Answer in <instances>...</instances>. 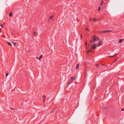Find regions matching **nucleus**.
Returning <instances> with one entry per match:
<instances>
[{
    "label": "nucleus",
    "mask_w": 124,
    "mask_h": 124,
    "mask_svg": "<svg viewBox=\"0 0 124 124\" xmlns=\"http://www.w3.org/2000/svg\"><path fill=\"white\" fill-rule=\"evenodd\" d=\"M92 38L93 40H91L90 42L91 43H95V42L98 41L99 39V37L96 35L93 36L92 37Z\"/></svg>",
    "instance_id": "1"
},
{
    "label": "nucleus",
    "mask_w": 124,
    "mask_h": 124,
    "mask_svg": "<svg viewBox=\"0 0 124 124\" xmlns=\"http://www.w3.org/2000/svg\"><path fill=\"white\" fill-rule=\"evenodd\" d=\"M75 80V78L74 77H71L68 81L69 84H70L71 82H73V81Z\"/></svg>",
    "instance_id": "2"
},
{
    "label": "nucleus",
    "mask_w": 124,
    "mask_h": 124,
    "mask_svg": "<svg viewBox=\"0 0 124 124\" xmlns=\"http://www.w3.org/2000/svg\"><path fill=\"white\" fill-rule=\"evenodd\" d=\"M97 45V44H94L92 46V48L93 49L95 48Z\"/></svg>",
    "instance_id": "3"
},
{
    "label": "nucleus",
    "mask_w": 124,
    "mask_h": 124,
    "mask_svg": "<svg viewBox=\"0 0 124 124\" xmlns=\"http://www.w3.org/2000/svg\"><path fill=\"white\" fill-rule=\"evenodd\" d=\"M102 43V41L101 40H100L99 43L98 45V46H100Z\"/></svg>",
    "instance_id": "4"
},
{
    "label": "nucleus",
    "mask_w": 124,
    "mask_h": 124,
    "mask_svg": "<svg viewBox=\"0 0 124 124\" xmlns=\"http://www.w3.org/2000/svg\"><path fill=\"white\" fill-rule=\"evenodd\" d=\"M124 40V39H120L119 40V42L120 43H121Z\"/></svg>",
    "instance_id": "5"
},
{
    "label": "nucleus",
    "mask_w": 124,
    "mask_h": 124,
    "mask_svg": "<svg viewBox=\"0 0 124 124\" xmlns=\"http://www.w3.org/2000/svg\"><path fill=\"white\" fill-rule=\"evenodd\" d=\"M79 66V64H77L76 65V69L77 70H78V67Z\"/></svg>",
    "instance_id": "6"
},
{
    "label": "nucleus",
    "mask_w": 124,
    "mask_h": 124,
    "mask_svg": "<svg viewBox=\"0 0 124 124\" xmlns=\"http://www.w3.org/2000/svg\"><path fill=\"white\" fill-rule=\"evenodd\" d=\"M43 102H44L45 101V100L46 98V97L45 96H44V95H43Z\"/></svg>",
    "instance_id": "7"
},
{
    "label": "nucleus",
    "mask_w": 124,
    "mask_h": 124,
    "mask_svg": "<svg viewBox=\"0 0 124 124\" xmlns=\"http://www.w3.org/2000/svg\"><path fill=\"white\" fill-rule=\"evenodd\" d=\"M36 32L35 31H33V36H35V35L36 34Z\"/></svg>",
    "instance_id": "8"
},
{
    "label": "nucleus",
    "mask_w": 124,
    "mask_h": 124,
    "mask_svg": "<svg viewBox=\"0 0 124 124\" xmlns=\"http://www.w3.org/2000/svg\"><path fill=\"white\" fill-rule=\"evenodd\" d=\"M101 6H102L103 4V2L102 0H101Z\"/></svg>",
    "instance_id": "9"
},
{
    "label": "nucleus",
    "mask_w": 124,
    "mask_h": 124,
    "mask_svg": "<svg viewBox=\"0 0 124 124\" xmlns=\"http://www.w3.org/2000/svg\"><path fill=\"white\" fill-rule=\"evenodd\" d=\"M7 44L9 45L12 46V44L10 42H7Z\"/></svg>",
    "instance_id": "10"
},
{
    "label": "nucleus",
    "mask_w": 124,
    "mask_h": 124,
    "mask_svg": "<svg viewBox=\"0 0 124 124\" xmlns=\"http://www.w3.org/2000/svg\"><path fill=\"white\" fill-rule=\"evenodd\" d=\"M117 55V54H116L114 55H113V56H109V57H114V56H116V55Z\"/></svg>",
    "instance_id": "11"
},
{
    "label": "nucleus",
    "mask_w": 124,
    "mask_h": 124,
    "mask_svg": "<svg viewBox=\"0 0 124 124\" xmlns=\"http://www.w3.org/2000/svg\"><path fill=\"white\" fill-rule=\"evenodd\" d=\"M9 16L11 17L12 16V13L11 12H10V13H9Z\"/></svg>",
    "instance_id": "12"
},
{
    "label": "nucleus",
    "mask_w": 124,
    "mask_h": 124,
    "mask_svg": "<svg viewBox=\"0 0 124 124\" xmlns=\"http://www.w3.org/2000/svg\"><path fill=\"white\" fill-rule=\"evenodd\" d=\"M42 55H41L40 56V57H39V58L38 59L39 60H40L42 58Z\"/></svg>",
    "instance_id": "13"
},
{
    "label": "nucleus",
    "mask_w": 124,
    "mask_h": 124,
    "mask_svg": "<svg viewBox=\"0 0 124 124\" xmlns=\"http://www.w3.org/2000/svg\"><path fill=\"white\" fill-rule=\"evenodd\" d=\"M93 21L95 22H96V21H98V20H97L95 18H93Z\"/></svg>",
    "instance_id": "14"
},
{
    "label": "nucleus",
    "mask_w": 124,
    "mask_h": 124,
    "mask_svg": "<svg viewBox=\"0 0 124 124\" xmlns=\"http://www.w3.org/2000/svg\"><path fill=\"white\" fill-rule=\"evenodd\" d=\"M100 32L99 33L100 34L103 33H105L104 32H106V31H99Z\"/></svg>",
    "instance_id": "15"
},
{
    "label": "nucleus",
    "mask_w": 124,
    "mask_h": 124,
    "mask_svg": "<svg viewBox=\"0 0 124 124\" xmlns=\"http://www.w3.org/2000/svg\"><path fill=\"white\" fill-rule=\"evenodd\" d=\"M8 73H6V77H7L8 75Z\"/></svg>",
    "instance_id": "16"
},
{
    "label": "nucleus",
    "mask_w": 124,
    "mask_h": 124,
    "mask_svg": "<svg viewBox=\"0 0 124 124\" xmlns=\"http://www.w3.org/2000/svg\"><path fill=\"white\" fill-rule=\"evenodd\" d=\"M53 16H51L50 17V20L52 19L53 18Z\"/></svg>",
    "instance_id": "17"
},
{
    "label": "nucleus",
    "mask_w": 124,
    "mask_h": 124,
    "mask_svg": "<svg viewBox=\"0 0 124 124\" xmlns=\"http://www.w3.org/2000/svg\"><path fill=\"white\" fill-rule=\"evenodd\" d=\"M91 50H88L87 51V53L88 54L90 52Z\"/></svg>",
    "instance_id": "18"
},
{
    "label": "nucleus",
    "mask_w": 124,
    "mask_h": 124,
    "mask_svg": "<svg viewBox=\"0 0 124 124\" xmlns=\"http://www.w3.org/2000/svg\"><path fill=\"white\" fill-rule=\"evenodd\" d=\"M100 7H99L98 9V11H99L100 10Z\"/></svg>",
    "instance_id": "19"
},
{
    "label": "nucleus",
    "mask_w": 124,
    "mask_h": 124,
    "mask_svg": "<svg viewBox=\"0 0 124 124\" xmlns=\"http://www.w3.org/2000/svg\"><path fill=\"white\" fill-rule=\"evenodd\" d=\"M99 66V64H96V66L97 67H98V66Z\"/></svg>",
    "instance_id": "20"
},
{
    "label": "nucleus",
    "mask_w": 124,
    "mask_h": 124,
    "mask_svg": "<svg viewBox=\"0 0 124 124\" xmlns=\"http://www.w3.org/2000/svg\"><path fill=\"white\" fill-rule=\"evenodd\" d=\"M107 107H104V109H107Z\"/></svg>",
    "instance_id": "21"
},
{
    "label": "nucleus",
    "mask_w": 124,
    "mask_h": 124,
    "mask_svg": "<svg viewBox=\"0 0 124 124\" xmlns=\"http://www.w3.org/2000/svg\"><path fill=\"white\" fill-rule=\"evenodd\" d=\"M0 25V26H1L2 27H3V25H2V24H1V25Z\"/></svg>",
    "instance_id": "22"
},
{
    "label": "nucleus",
    "mask_w": 124,
    "mask_h": 124,
    "mask_svg": "<svg viewBox=\"0 0 124 124\" xmlns=\"http://www.w3.org/2000/svg\"><path fill=\"white\" fill-rule=\"evenodd\" d=\"M12 43H13L14 45H15L16 44V43H14V42H12Z\"/></svg>",
    "instance_id": "23"
},
{
    "label": "nucleus",
    "mask_w": 124,
    "mask_h": 124,
    "mask_svg": "<svg viewBox=\"0 0 124 124\" xmlns=\"http://www.w3.org/2000/svg\"><path fill=\"white\" fill-rule=\"evenodd\" d=\"M121 110H122V111H124V108H122V109H121Z\"/></svg>",
    "instance_id": "24"
},
{
    "label": "nucleus",
    "mask_w": 124,
    "mask_h": 124,
    "mask_svg": "<svg viewBox=\"0 0 124 124\" xmlns=\"http://www.w3.org/2000/svg\"><path fill=\"white\" fill-rule=\"evenodd\" d=\"M92 19H90V21H92Z\"/></svg>",
    "instance_id": "25"
},
{
    "label": "nucleus",
    "mask_w": 124,
    "mask_h": 124,
    "mask_svg": "<svg viewBox=\"0 0 124 124\" xmlns=\"http://www.w3.org/2000/svg\"><path fill=\"white\" fill-rule=\"evenodd\" d=\"M110 31V30H106V31Z\"/></svg>",
    "instance_id": "26"
},
{
    "label": "nucleus",
    "mask_w": 124,
    "mask_h": 124,
    "mask_svg": "<svg viewBox=\"0 0 124 124\" xmlns=\"http://www.w3.org/2000/svg\"><path fill=\"white\" fill-rule=\"evenodd\" d=\"M85 44L86 45H87L86 42L85 43Z\"/></svg>",
    "instance_id": "27"
},
{
    "label": "nucleus",
    "mask_w": 124,
    "mask_h": 124,
    "mask_svg": "<svg viewBox=\"0 0 124 124\" xmlns=\"http://www.w3.org/2000/svg\"><path fill=\"white\" fill-rule=\"evenodd\" d=\"M11 108V109H13V108Z\"/></svg>",
    "instance_id": "28"
},
{
    "label": "nucleus",
    "mask_w": 124,
    "mask_h": 124,
    "mask_svg": "<svg viewBox=\"0 0 124 124\" xmlns=\"http://www.w3.org/2000/svg\"><path fill=\"white\" fill-rule=\"evenodd\" d=\"M81 37H82V35H81Z\"/></svg>",
    "instance_id": "29"
},
{
    "label": "nucleus",
    "mask_w": 124,
    "mask_h": 124,
    "mask_svg": "<svg viewBox=\"0 0 124 124\" xmlns=\"http://www.w3.org/2000/svg\"><path fill=\"white\" fill-rule=\"evenodd\" d=\"M1 32V31H0V32Z\"/></svg>",
    "instance_id": "30"
}]
</instances>
